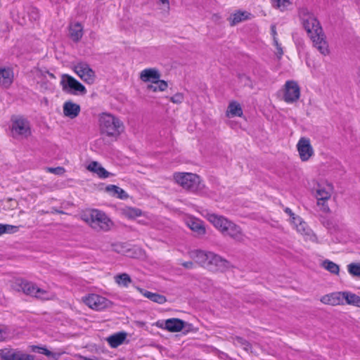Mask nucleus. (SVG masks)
I'll return each mask as SVG.
<instances>
[{"label": "nucleus", "instance_id": "nucleus-4", "mask_svg": "<svg viewBox=\"0 0 360 360\" xmlns=\"http://www.w3.org/2000/svg\"><path fill=\"white\" fill-rule=\"evenodd\" d=\"M101 132L108 137L117 138L124 129L123 122L110 113H102L99 117Z\"/></svg>", "mask_w": 360, "mask_h": 360}, {"label": "nucleus", "instance_id": "nucleus-3", "mask_svg": "<svg viewBox=\"0 0 360 360\" xmlns=\"http://www.w3.org/2000/svg\"><path fill=\"white\" fill-rule=\"evenodd\" d=\"M207 220L213 226L219 230L224 235L229 236L236 240L243 239V234L239 226L229 221L223 216L217 215L213 213H207L206 215Z\"/></svg>", "mask_w": 360, "mask_h": 360}, {"label": "nucleus", "instance_id": "nucleus-45", "mask_svg": "<svg viewBox=\"0 0 360 360\" xmlns=\"http://www.w3.org/2000/svg\"><path fill=\"white\" fill-rule=\"evenodd\" d=\"M285 212L290 215V217H291V221L293 220V217H296L295 214L292 212V210L288 207H286L285 209Z\"/></svg>", "mask_w": 360, "mask_h": 360}, {"label": "nucleus", "instance_id": "nucleus-30", "mask_svg": "<svg viewBox=\"0 0 360 360\" xmlns=\"http://www.w3.org/2000/svg\"><path fill=\"white\" fill-rule=\"evenodd\" d=\"M139 291L141 292V294L144 297H147L148 299H149L150 300H151L154 302H156L158 304H163L166 302L165 297L162 295L151 292L150 291L142 290V289H139Z\"/></svg>", "mask_w": 360, "mask_h": 360}, {"label": "nucleus", "instance_id": "nucleus-28", "mask_svg": "<svg viewBox=\"0 0 360 360\" xmlns=\"http://www.w3.org/2000/svg\"><path fill=\"white\" fill-rule=\"evenodd\" d=\"M243 110L240 103L236 101H231L228 106L226 116L229 117H241Z\"/></svg>", "mask_w": 360, "mask_h": 360}, {"label": "nucleus", "instance_id": "nucleus-9", "mask_svg": "<svg viewBox=\"0 0 360 360\" xmlns=\"http://www.w3.org/2000/svg\"><path fill=\"white\" fill-rule=\"evenodd\" d=\"M91 226L98 227L104 231H109L113 225L112 221L105 213L98 210H92L89 212Z\"/></svg>", "mask_w": 360, "mask_h": 360}, {"label": "nucleus", "instance_id": "nucleus-8", "mask_svg": "<svg viewBox=\"0 0 360 360\" xmlns=\"http://www.w3.org/2000/svg\"><path fill=\"white\" fill-rule=\"evenodd\" d=\"M283 99L287 103H294L300 97V87L297 82L288 80L285 82L283 89Z\"/></svg>", "mask_w": 360, "mask_h": 360}, {"label": "nucleus", "instance_id": "nucleus-23", "mask_svg": "<svg viewBox=\"0 0 360 360\" xmlns=\"http://www.w3.org/2000/svg\"><path fill=\"white\" fill-rule=\"evenodd\" d=\"M127 334L126 332H118L114 333L105 338L106 342L111 348H117L122 345L127 338Z\"/></svg>", "mask_w": 360, "mask_h": 360}, {"label": "nucleus", "instance_id": "nucleus-35", "mask_svg": "<svg viewBox=\"0 0 360 360\" xmlns=\"http://www.w3.org/2000/svg\"><path fill=\"white\" fill-rule=\"evenodd\" d=\"M115 281L118 285L123 287H128L131 282L130 276L125 273L116 275Z\"/></svg>", "mask_w": 360, "mask_h": 360}, {"label": "nucleus", "instance_id": "nucleus-15", "mask_svg": "<svg viewBox=\"0 0 360 360\" xmlns=\"http://www.w3.org/2000/svg\"><path fill=\"white\" fill-rule=\"evenodd\" d=\"M229 267V262L220 256L211 252L205 268L211 271H224Z\"/></svg>", "mask_w": 360, "mask_h": 360}, {"label": "nucleus", "instance_id": "nucleus-40", "mask_svg": "<svg viewBox=\"0 0 360 360\" xmlns=\"http://www.w3.org/2000/svg\"><path fill=\"white\" fill-rule=\"evenodd\" d=\"M274 44L276 47V54L277 55L278 58H280L283 56V51L281 45L278 43L276 37H274Z\"/></svg>", "mask_w": 360, "mask_h": 360}, {"label": "nucleus", "instance_id": "nucleus-20", "mask_svg": "<svg viewBox=\"0 0 360 360\" xmlns=\"http://www.w3.org/2000/svg\"><path fill=\"white\" fill-rule=\"evenodd\" d=\"M161 75L155 68H146L140 72V79L143 82L153 83L160 79Z\"/></svg>", "mask_w": 360, "mask_h": 360}, {"label": "nucleus", "instance_id": "nucleus-46", "mask_svg": "<svg viewBox=\"0 0 360 360\" xmlns=\"http://www.w3.org/2000/svg\"><path fill=\"white\" fill-rule=\"evenodd\" d=\"M271 32L273 37V40L274 41V37H276V25H272L271 26Z\"/></svg>", "mask_w": 360, "mask_h": 360}, {"label": "nucleus", "instance_id": "nucleus-47", "mask_svg": "<svg viewBox=\"0 0 360 360\" xmlns=\"http://www.w3.org/2000/svg\"><path fill=\"white\" fill-rule=\"evenodd\" d=\"M5 338V333L1 329H0V342L2 341Z\"/></svg>", "mask_w": 360, "mask_h": 360}, {"label": "nucleus", "instance_id": "nucleus-6", "mask_svg": "<svg viewBox=\"0 0 360 360\" xmlns=\"http://www.w3.org/2000/svg\"><path fill=\"white\" fill-rule=\"evenodd\" d=\"M174 179L183 188L193 193H201L204 188L200 176L195 174L177 172L174 174Z\"/></svg>", "mask_w": 360, "mask_h": 360}, {"label": "nucleus", "instance_id": "nucleus-32", "mask_svg": "<svg viewBox=\"0 0 360 360\" xmlns=\"http://www.w3.org/2000/svg\"><path fill=\"white\" fill-rule=\"evenodd\" d=\"M250 13L246 11H238L231 17V25H235L250 18Z\"/></svg>", "mask_w": 360, "mask_h": 360}, {"label": "nucleus", "instance_id": "nucleus-50", "mask_svg": "<svg viewBox=\"0 0 360 360\" xmlns=\"http://www.w3.org/2000/svg\"><path fill=\"white\" fill-rule=\"evenodd\" d=\"M46 74L51 79H54L55 78V76L53 75V73H51L49 72H46Z\"/></svg>", "mask_w": 360, "mask_h": 360}, {"label": "nucleus", "instance_id": "nucleus-29", "mask_svg": "<svg viewBox=\"0 0 360 360\" xmlns=\"http://www.w3.org/2000/svg\"><path fill=\"white\" fill-rule=\"evenodd\" d=\"M343 294V303L360 307V297L351 292L345 291Z\"/></svg>", "mask_w": 360, "mask_h": 360}, {"label": "nucleus", "instance_id": "nucleus-13", "mask_svg": "<svg viewBox=\"0 0 360 360\" xmlns=\"http://www.w3.org/2000/svg\"><path fill=\"white\" fill-rule=\"evenodd\" d=\"M294 228L300 233L306 240L316 242L317 238L311 229L309 228L307 223L304 221L299 216L293 217L291 222Z\"/></svg>", "mask_w": 360, "mask_h": 360}, {"label": "nucleus", "instance_id": "nucleus-7", "mask_svg": "<svg viewBox=\"0 0 360 360\" xmlns=\"http://www.w3.org/2000/svg\"><path fill=\"white\" fill-rule=\"evenodd\" d=\"M22 290L26 295L35 297L41 300H53L56 295L53 292L39 288L36 284L27 281L20 283Z\"/></svg>", "mask_w": 360, "mask_h": 360}, {"label": "nucleus", "instance_id": "nucleus-38", "mask_svg": "<svg viewBox=\"0 0 360 360\" xmlns=\"http://www.w3.org/2000/svg\"><path fill=\"white\" fill-rule=\"evenodd\" d=\"M124 214L129 218H135L141 215V211L137 208L128 207L125 210Z\"/></svg>", "mask_w": 360, "mask_h": 360}, {"label": "nucleus", "instance_id": "nucleus-24", "mask_svg": "<svg viewBox=\"0 0 360 360\" xmlns=\"http://www.w3.org/2000/svg\"><path fill=\"white\" fill-rule=\"evenodd\" d=\"M87 169L97 174L100 178L105 179L110 176V173L96 161L91 162L87 166Z\"/></svg>", "mask_w": 360, "mask_h": 360}, {"label": "nucleus", "instance_id": "nucleus-44", "mask_svg": "<svg viewBox=\"0 0 360 360\" xmlns=\"http://www.w3.org/2000/svg\"><path fill=\"white\" fill-rule=\"evenodd\" d=\"M159 3L162 5V9L169 10V0H159Z\"/></svg>", "mask_w": 360, "mask_h": 360}, {"label": "nucleus", "instance_id": "nucleus-43", "mask_svg": "<svg viewBox=\"0 0 360 360\" xmlns=\"http://www.w3.org/2000/svg\"><path fill=\"white\" fill-rule=\"evenodd\" d=\"M4 228H5L4 233H16L19 230L18 226L10 225V224H4Z\"/></svg>", "mask_w": 360, "mask_h": 360}, {"label": "nucleus", "instance_id": "nucleus-16", "mask_svg": "<svg viewBox=\"0 0 360 360\" xmlns=\"http://www.w3.org/2000/svg\"><path fill=\"white\" fill-rule=\"evenodd\" d=\"M1 358L4 360H32V356L13 349H4L1 351Z\"/></svg>", "mask_w": 360, "mask_h": 360}, {"label": "nucleus", "instance_id": "nucleus-19", "mask_svg": "<svg viewBox=\"0 0 360 360\" xmlns=\"http://www.w3.org/2000/svg\"><path fill=\"white\" fill-rule=\"evenodd\" d=\"M14 74L13 69L8 67L0 68V85L4 88H8L13 83Z\"/></svg>", "mask_w": 360, "mask_h": 360}, {"label": "nucleus", "instance_id": "nucleus-25", "mask_svg": "<svg viewBox=\"0 0 360 360\" xmlns=\"http://www.w3.org/2000/svg\"><path fill=\"white\" fill-rule=\"evenodd\" d=\"M211 252H205L202 250H195L191 252V257L200 265L206 267L207 262L210 259Z\"/></svg>", "mask_w": 360, "mask_h": 360}, {"label": "nucleus", "instance_id": "nucleus-42", "mask_svg": "<svg viewBox=\"0 0 360 360\" xmlns=\"http://www.w3.org/2000/svg\"><path fill=\"white\" fill-rule=\"evenodd\" d=\"M234 344L243 346L245 350L248 349L249 344L242 338L237 337L234 340Z\"/></svg>", "mask_w": 360, "mask_h": 360}, {"label": "nucleus", "instance_id": "nucleus-36", "mask_svg": "<svg viewBox=\"0 0 360 360\" xmlns=\"http://www.w3.org/2000/svg\"><path fill=\"white\" fill-rule=\"evenodd\" d=\"M32 350L34 352L45 354L51 359H56L59 356L58 353L52 352L48 350L46 348L42 347L33 346Z\"/></svg>", "mask_w": 360, "mask_h": 360}, {"label": "nucleus", "instance_id": "nucleus-21", "mask_svg": "<svg viewBox=\"0 0 360 360\" xmlns=\"http://www.w3.org/2000/svg\"><path fill=\"white\" fill-rule=\"evenodd\" d=\"M63 110L65 117L74 119L79 115L81 108L79 105L68 101L64 103Z\"/></svg>", "mask_w": 360, "mask_h": 360}, {"label": "nucleus", "instance_id": "nucleus-12", "mask_svg": "<svg viewBox=\"0 0 360 360\" xmlns=\"http://www.w3.org/2000/svg\"><path fill=\"white\" fill-rule=\"evenodd\" d=\"M296 147L299 157L302 162L308 161L314 155V150L311 144L310 139L307 137H301Z\"/></svg>", "mask_w": 360, "mask_h": 360}, {"label": "nucleus", "instance_id": "nucleus-33", "mask_svg": "<svg viewBox=\"0 0 360 360\" xmlns=\"http://www.w3.org/2000/svg\"><path fill=\"white\" fill-rule=\"evenodd\" d=\"M322 267L326 269L330 273L338 275L340 272V266L335 262L330 261L328 259H326L322 262L321 264Z\"/></svg>", "mask_w": 360, "mask_h": 360}, {"label": "nucleus", "instance_id": "nucleus-14", "mask_svg": "<svg viewBox=\"0 0 360 360\" xmlns=\"http://www.w3.org/2000/svg\"><path fill=\"white\" fill-rule=\"evenodd\" d=\"M84 302L91 309L102 310L107 308L110 301L104 297L96 294H90L83 298Z\"/></svg>", "mask_w": 360, "mask_h": 360}, {"label": "nucleus", "instance_id": "nucleus-5", "mask_svg": "<svg viewBox=\"0 0 360 360\" xmlns=\"http://www.w3.org/2000/svg\"><path fill=\"white\" fill-rule=\"evenodd\" d=\"M9 134L16 140H22L31 135V127L29 121L19 115H13L11 118Z\"/></svg>", "mask_w": 360, "mask_h": 360}, {"label": "nucleus", "instance_id": "nucleus-31", "mask_svg": "<svg viewBox=\"0 0 360 360\" xmlns=\"http://www.w3.org/2000/svg\"><path fill=\"white\" fill-rule=\"evenodd\" d=\"M167 87L168 84L167 82L160 79L153 83L149 84L147 86V89L153 92L164 91L167 89Z\"/></svg>", "mask_w": 360, "mask_h": 360}, {"label": "nucleus", "instance_id": "nucleus-48", "mask_svg": "<svg viewBox=\"0 0 360 360\" xmlns=\"http://www.w3.org/2000/svg\"><path fill=\"white\" fill-rule=\"evenodd\" d=\"M5 228L4 224H0V236L4 233Z\"/></svg>", "mask_w": 360, "mask_h": 360}, {"label": "nucleus", "instance_id": "nucleus-1", "mask_svg": "<svg viewBox=\"0 0 360 360\" xmlns=\"http://www.w3.org/2000/svg\"><path fill=\"white\" fill-rule=\"evenodd\" d=\"M299 16L302 25L313 42L314 46L323 55L329 53L328 45L326 41L322 28L314 15L308 8H302Z\"/></svg>", "mask_w": 360, "mask_h": 360}, {"label": "nucleus", "instance_id": "nucleus-10", "mask_svg": "<svg viewBox=\"0 0 360 360\" xmlns=\"http://www.w3.org/2000/svg\"><path fill=\"white\" fill-rule=\"evenodd\" d=\"M60 85L64 91L76 94L77 93L85 94L86 89L84 85L76 80L72 76L63 75L60 80Z\"/></svg>", "mask_w": 360, "mask_h": 360}, {"label": "nucleus", "instance_id": "nucleus-2", "mask_svg": "<svg viewBox=\"0 0 360 360\" xmlns=\"http://www.w3.org/2000/svg\"><path fill=\"white\" fill-rule=\"evenodd\" d=\"M312 184V190L314 192L317 206L322 212H328L330 208L328 201L333 193V184L323 179H314Z\"/></svg>", "mask_w": 360, "mask_h": 360}, {"label": "nucleus", "instance_id": "nucleus-26", "mask_svg": "<svg viewBox=\"0 0 360 360\" xmlns=\"http://www.w3.org/2000/svg\"><path fill=\"white\" fill-rule=\"evenodd\" d=\"M69 32L72 39L77 41L83 35V27L79 22H72L70 25Z\"/></svg>", "mask_w": 360, "mask_h": 360}, {"label": "nucleus", "instance_id": "nucleus-39", "mask_svg": "<svg viewBox=\"0 0 360 360\" xmlns=\"http://www.w3.org/2000/svg\"><path fill=\"white\" fill-rule=\"evenodd\" d=\"M46 171L55 174L57 175H62L65 173V170L62 167H48L46 168Z\"/></svg>", "mask_w": 360, "mask_h": 360}, {"label": "nucleus", "instance_id": "nucleus-11", "mask_svg": "<svg viewBox=\"0 0 360 360\" xmlns=\"http://www.w3.org/2000/svg\"><path fill=\"white\" fill-rule=\"evenodd\" d=\"M74 71L84 82L88 84L94 83L96 74L89 64L86 63H78L75 65Z\"/></svg>", "mask_w": 360, "mask_h": 360}, {"label": "nucleus", "instance_id": "nucleus-27", "mask_svg": "<svg viewBox=\"0 0 360 360\" xmlns=\"http://www.w3.org/2000/svg\"><path fill=\"white\" fill-rule=\"evenodd\" d=\"M105 191L110 193L112 196L116 197L121 200H125L129 197L125 191L115 185L107 186L105 187Z\"/></svg>", "mask_w": 360, "mask_h": 360}, {"label": "nucleus", "instance_id": "nucleus-49", "mask_svg": "<svg viewBox=\"0 0 360 360\" xmlns=\"http://www.w3.org/2000/svg\"><path fill=\"white\" fill-rule=\"evenodd\" d=\"M356 80H357V83L360 85V67H359V71L357 72Z\"/></svg>", "mask_w": 360, "mask_h": 360}, {"label": "nucleus", "instance_id": "nucleus-37", "mask_svg": "<svg viewBox=\"0 0 360 360\" xmlns=\"http://www.w3.org/2000/svg\"><path fill=\"white\" fill-rule=\"evenodd\" d=\"M347 267L351 276L360 278V263H351Z\"/></svg>", "mask_w": 360, "mask_h": 360}, {"label": "nucleus", "instance_id": "nucleus-34", "mask_svg": "<svg viewBox=\"0 0 360 360\" xmlns=\"http://www.w3.org/2000/svg\"><path fill=\"white\" fill-rule=\"evenodd\" d=\"M272 6L281 11H286L292 4V0H271Z\"/></svg>", "mask_w": 360, "mask_h": 360}, {"label": "nucleus", "instance_id": "nucleus-22", "mask_svg": "<svg viewBox=\"0 0 360 360\" xmlns=\"http://www.w3.org/2000/svg\"><path fill=\"white\" fill-rule=\"evenodd\" d=\"M321 302L333 306L343 304L342 292H335L323 296Z\"/></svg>", "mask_w": 360, "mask_h": 360}, {"label": "nucleus", "instance_id": "nucleus-18", "mask_svg": "<svg viewBox=\"0 0 360 360\" xmlns=\"http://www.w3.org/2000/svg\"><path fill=\"white\" fill-rule=\"evenodd\" d=\"M185 223L197 235L201 236L205 233V228L202 221L199 219L188 216L185 219Z\"/></svg>", "mask_w": 360, "mask_h": 360}, {"label": "nucleus", "instance_id": "nucleus-17", "mask_svg": "<svg viewBox=\"0 0 360 360\" xmlns=\"http://www.w3.org/2000/svg\"><path fill=\"white\" fill-rule=\"evenodd\" d=\"M157 326L172 333L180 332L184 327V321L179 319H169L164 323H158Z\"/></svg>", "mask_w": 360, "mask_h": 360}, {"label": "nucleus", "instance_id": "nucleus-41", "mask_svg": "<svg viewBox=\"0 0 360 360\" xmlns=\"http://www.w3.org/2000/svg\"><path fill=\"white\" fill-rule=\"evenodd\" d=\"M170 101L176 104L181 103L184 101V96L182 94L178 93L170 97Z\"/></svg>", "mask_w": 360, "mask_h": 360}]
</instances>
